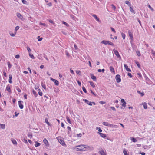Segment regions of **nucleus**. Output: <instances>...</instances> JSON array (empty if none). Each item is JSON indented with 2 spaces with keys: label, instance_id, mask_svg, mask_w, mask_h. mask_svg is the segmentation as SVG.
Segmentation results:
<instances>
[{
  "label": "nucleus",
  "instance_id": "obj_1",
  "mask_svg": "<svg viewBox=\"0 0 155 155\" xmlns=\"http://www.w3.org/2000/svg\"><path fill=\"white\" fill-rule=\"evenodd\" d=\"M84 145H81L75 147H74V149L77 151H84Z\"/></svg>",
  "mask_w": 155,
  "mask_h": 155
},
{
  "label": "nucleus",
  "instance_id": "obj_2",
  "mask_svg": "<svg viewBox=\"0 0 155 155\" xmlns=\"http://www.w3.org/2000/svg\"><path fill=\"white\" fill-rule=\"evenodd\" d=\"M84 151L88 150L92 151L94 149V147L92 146H89L88 145H84Z\"/></svg>",
  "mask_w": 155,
  "mask_h": 155
},
{
  "label": "nucleus",
  "instance_id": "obj_3",
  "mask_svg": "<svg viewBox=\"0 0 155 155\" xmlns=\"http://www.w3.org/2000/svg\"><path fill=\"white\" fill-rule=\"evenodd\" d=\"M102 124L105 126H108L111 127H115V126H117L116 125H113V124H110L106 122H103Z\"/></svg>",
  "mask_w": 155,
  "mask_h": 155
},
{
  "label": "nucleus",
  "instance_id": "obj_4",
  "mask_svg": "<svg viewBox=\"0 0 155 155\" xmlns=\"http://www.w3.org/2000/svg\"><path fill=\"white\" fill-rule=\"evenodd\" d=\"M113 51L114 52L115 55L117 56V57L120 60L121 59V57L120 55H119V52L115 50V49H114L113 50Z\"/></svg>",
  "mask_w": 155,
  "mask_h": 155
},
{
  "label": "nucleus",
  "instance_id": "obj_5",
  "mask_svg": "<svg viewBox=\"0 0 155 155\" xmlns=\"http://www.w3.org/2000/svg\"><path fill=\"white\" fill-rule=\"evenodd\" d=\"M58 141L62 145H65V144L64 142V141L62 140L61 138V137H58Z\"/></svg>",
  "mask_w": 155,
  "mask_h": 155
},
{
  "label": "nucleus",
  "instance_id": "obj_6",
  "mask_svg": "<svg viewBox=\"0 0 155 155\" xmlns=\"http://www.w3.org/2000/svg\"><path fill=\"white\" fill-rule=\"evenodd\" d=\"M120 78V76L119 75L117 74L115 78L116 80V81L117 83H119L121 81V80Z\"/></svg>",
  "mask_w": 155,
  "mask_h": 155
},
{
  "label": "nucleus",
  "instance_id": "obj_7",
  "mask_svg": "<svg viewBox=\"0 0 155 155\" xmlns=\"http://www.w3.org/2000/svg\"><path fill=\"white\" fill-rule=\"evenodd\" d=\"M23 102V101H19L18 102V104L19 106V107L21 109H22L23 108V105L21 104V103Z\"/></svg>",
  "mask_w": 155,
  "mask_h": 155
},
{
  "label": "nucleus",
  "instance_id": "obj_8",
  "mask_svg": "<svg viewBox=\"0 0 155 155\" xmlns=\"http://www.w3.org/2000/svg\"><path fill=\"white\" fill-rule=\"evenodd\" d=\"M16 15L18 18L21 20H22L23 18V16L19 13H17Z\"/></svg>",
  "mask_w": 155,
  "mask_h": 155
},
{
  "label": "nucleus",
  "instance_id": "obj_9",
  "mask_svg": "<svg viewBox=\"0 0 155 155\" xmlns=\"http://www.w3.org/2000/svg\"><path fill=\"white\" fill-rule=\"evenodd\" d=\"M43 142L45 144L46 146H48L49 144L48 142L47 139L45 138L43 140Z\"/></svg>",
  "mask_w": 155,
  "mask_h": 155
},
{
  "label": "nucleus",
  "instance_id": "obj_10",
  "mask_svg": "<svg viewBox=\"0 0 155 155\" xmlns=\"http://www.w3.org/2000/svg\"><path fill=\"white\" fill-rule=\"evenodd\" d=\"M83 100L85 101V102L88 105L91 106L92 105V102H90L89 101H88L87 99H84Z\"/></svg>",
  "mask_w": 155,
  "mask_h": 155
},
{
  "label": "nucleus",
  "instance_id": "obj_11",
  "mask_svg": "<svg viewBox=\"0 0 155 155\" xmlns=\"http://www.w3.org/2000/svg\"><path fill=\"white\" fill-rule=\"evenodd\" d=\"M124 66L125 68V69H126V70L127 71H129V72H130L131 71V70L129 68H128V66L126 65V64H124Z\"/></svg>",
  "mask_w": 155,
  "mask_h": 155
},
{
  "label": "nucleus",
  "instance_id": "obj_12",
  "mask_svg": "<svg viewBox=\"0 0 155 155\" xmlns=\"http://www.w3.org/2000/svg\"><path fill=\"white\" fill-rule=\"evenodd\" d=\"M92 16L96 19V20L98 22H100V21L99 18L97 17L96 15L93 14Z\"/></svg>",
  "mask_w": 155,
  "mask_h": 155
},
{
  "label": "nucleus",
  "instance_id": "obj_13",
  "mask_svg": "<svg viewBox=\"0 0 155 155\" xmlns=\"http://www.w3.org/2000/svg\"><path fill=\"white\" fill-rule=\"evenodd\" d=\"M91 78L94 81H96V78L93 74H92L91 75Z\"/></svg>",
  "mask_w": 155,
  "mask_h": 155
},
{
  "label": "nucleus",
  "instance_id": "obj_14",
  "mask_svg": "<svg viewBox=\"0 0 155 155\" xmlns=\"http://www.w3.org/2000/svg\"><path fill=\"white\" fill-rule=\"evenodd\" d=\"M110 71L112 72H113L114 74H115V71L114 69L113 68V67L112 66H111L110 67Z\"/></svg>",
  "mask_w": 155,
  "mask_h": 155
},
{
  "label": "nucleus",
  "instance_id": "obj_15",
  "mask_svg": "<svg viewBox=\"0 0 155 155\" xmlns=\"http://www.w3.org/2000/svg\"><path fill=\"white\" fill-rule=\"evenodd\" d=\"M101 155H106L105 153L103 150H101L99 151Z\"/></svg>",
  "mask_w": 155,
  "mask_h": 155
},
{
  "label": "nucleus",
  "instance_id": "obj_16",
  "mask_svg": "<svg viewBox=\"0 0 155 155\" xmlns=\"http://www.w3.org/2000/svg\"><path fill=\"white\" fill-rule=\"evenodd\" d=\"M142 105H143L144 109H147V104L146 103L144 102L142 103Z\"/></svg>",
  "mask_w": 155,
  "mask_h": 155
},
{
  "label": "nucleus",
  "instance_id": "obj_17",
  "mask_svg": "<svg viewBox=\"0 0 155 155\" xmlns=\"http://www.w3.org/2000/svg\"><path fill=\"white\" fill-rule=\"evenodd\" d=\"M5 125L4 124H0V128L4 129L5 128Z\"/></svg>",
  "mask_w": 155,
  "mask_h": 155
},
{
  "label": "nucleus",
  "instance_id": "obj_18",
  "mask_svg": "<svg viewBox=\"0 0 155 155\" xmlns=\"http://www.w3.org/2000/svg\"><path fill=\"white\" fill-rule=\"evenodd\" d=\"M9 82L10 83H12V75L11 74L9 75Z\"/></svg>",
  "mask_w": 155,
  "mask_h": 155
},
{
  "label": "nucleus",
  "instance_id": "obj_19",
  "mask_svg": "<svg viewBox=\"0 0 155 155\" xmlns=\"http://www.w3.org/2000/svg\"><path fill=\"white\" fill-rule=\"evenodd\" d=\"M89 82L90 83V85L93 88H94L95 87V86L94 83L92 81H89Z\"/></svg>",
  "mask_w": 155,
  "mask_h": 155
},
{
  "label": "nucleus",
  "instance_id": "obj_20",
  "mask_svg": "<svg viewBox=\"0 0 155 155\" xmlns=\"http://www.w3.org/2000/svg\"><path fill=\"white\" fill-rule=\"evenodd\" d=\"M108 41H105V40H103L101 42V43L104 44L105 45H107L108 44Z\"/></svg>",
  "mask_w": 155,
  "mask_h": 155
},
{
  "label": "nucleus",
  "instance_id": "obj_21",
  "mask_svg": "<svg viewBox=\"0 0 155 155\" xmlns=\"http://www.w3.org/2000/svg\"><path fill=\"white\" fill-rule=\"evenodd\" d=\"M40 143H38L37 141L35 142V146L36 147H37L39 146L40 145Z\"/></svg>",
  "mask_w": 155,
  "mask_h": 155
},
{
  "label": "nucleus",
  "instance_id": "obj_22",
  "mask_svg": "<svg viewBox=\"0 0 155 155\" xmlns=\"http://www.w3.org/2000/svg\"><path fill=\"white\" fill-rule=\"evenodd\" d=\"M19 26H17L15 27V33L16 34L17 32V31L19 29Z\"/></svg>",
  "mask_w": 155,
  "mask_h": 155
},
{
  "label": "nucleus",
  "instance_id": "obj_23",
  "mask_svg": "<svg viewBox=\"0 0 155 155\" xmlns=\"http://www.w3.org/2000/svg\"><path fill=\"white\" fill-rule=\"evenodd\" d=\"M130 11L132 13H133L134 14L135 13L133 9L131 7H130Z\"/></svg>",
  "mask_w": 155,
  "mask_h": 155
},
{
  "label": "nucleus",
  "instance_id": "obj_24",
  "mask_svg": "<svg viewBox=\"0 0 155 155\" xmlns=\"http://www.w3.org/2000/svg\"><path fill=\"white\" fill-rule=\"evenodd\" d=\"M125 3L127 4L128 6H131V4L128 1H125Z\"/></svg>",
  "mask_w": 155,
  "mask_h": 155
},
{
  "label": "nucleus",
  "instance_id": "obj_25",
  "mask_svg": "<svg viewBox=\"0 0 155 155\" xmlns=\"http://www.w3.org/2000/svg\"><path fill=\"white\" fill-rule=\"evenodd\" d=\"M6 90L7 91L10 92L11 91L10 87L9 86H7L6 87Z\"/></svg>",
  "mask_w": 155,
  "mask_h": 155
},
{
  "label": "nucleus",
  "instance_id": "obj_26",
  "mask_svg": "<svg viewBox=\"0 0 155 155\" xmlns=\"http://www.w3.org/2000/svg\"><path fill=\"white\" fill-rule=\"evenodd\" d=\"M131 140L133 141L134 142H137V140L134 137H131L130 138Z\"/></svg>",
  "mask_w": 155,
  "mask_h": 155
},
{
  "label": "nucleus",
  "instance_id": "obj_27",
  "mask_svg": "<svg viewBox=\"0 0 155 155\" xmlns=\"http://www.w3.org/2000/svg\"><path fill=\"white\" fill-rule=\"evenodd\" d=\"M137 92L138 93L140 94L141 96H143L144 95V93L143 92H141L139 91H137Z\"/></svg>",
  "mask_w": 155,
  "mask_h": 155
},
{
  "label": "nucleus",
  "instance_id": "obj_28",
  "mask_svg": "<svg viewBox=\"0 0 155 155\" xmlns=\"http://www.w3.org/2000/svg\"><path fill=\"white\" fill-rule=\"evenodd\" d=\"M100 136L102 137L105 138L106 137V135L105 134H104L101 133H100Z\"/></svg>",
  "mask_w": 155,
  "mask_h": 155
},
{
  "label": "nucleus",
  "instance_id": "obj_29",
  "mask_svg": "<svg viewBox=\"0 0 155 155\" xmlns=\"http://www.w3.org/2000/svg\"><path fill=\"white\" fill-rule=\"evenodd\" d=\"M22 2L25 4L28 5V3L25 0H22Z\"/></svg>",
  "mask_w": 155,
  "mask_h": 155
},
{
  "label": "nucleus",
  "instance_id": "obj_30",
  "mask_svg": "<svg viewBox=\"0 0 155 155\" xmlns=\"http://www.w3.org/2000/svg\"><path fill=\"white\" fill-rule=\"evenodd\" d=\"M55 84L57 85L58 86V85L59 84V82L57 80H55V81H54Z\"/></svg>",
  "mask_w": 155,
  "mask_h": 155
},
{
  "label": "nucleus",
  "instance_id": "obj_31",
  "mask_svg": "<svg viewBox=\"0 0 155 155\" xmlns=\"http://www.w3.org/2000/svg\"><path fill=\"white\" fill-rule=\"evenodd\" d=\"M76 72L77 74H78L79 75H81V72L79 70H76Z\"/></svg>",
  "mask_w": 155,
  "mask_h": 155
},
{
  "label": "nucleus",
  "instance_id": "obj_32",
  "mask_svg": "<svg viewBox=\"0 0 155 155\" xmlns=\"http://www.w3.org/2000/svg\"><path fill=\"white\" fill-rule=\"evenodd\" d=\"M28 136L29 137H30V138H31L32 137V135L31 133H28Z\"/></svg>",
  "mask_w": 155,
  "mask_h": 155
},
{
  "label": "nucleus",
  "instance_id": "obj_33",
  "mask_svg": "<svg viewBox=\"0 0 155 155\" xmlns=\"http://www.w3.org/2000/svg\"><path fill=\"white\" fill-rule=\"evenodd\" d=\"M66 118L67 121L69 123L71 124V121H70V119H69V117L68 116H67Z\"/></svg>",
  "mask_w": 155,
  "mask_h": 155
},
{
  "label": "nucleus",
  "instance_id": "obj_34",
  "mask_svg": "<svg viewBox=\"0 0 155 155\" xmlns=\"http://www.w3.org/2000/svg\"><path fill=\"white\" fill-rule=\"evenodd\" d=\"M122 37L123 39H124L125 38V35L124 33H122L121 34Z\"/></svg>",
  "mask_w": 155,
  "mask_h": 155
},
{
  "label": "nucleus",
  "instance_id": "obj_35",
  "mask_svg": "<svg viewBox=\"0 0 155 155\" xmlns=\"http://www.w3.org/2000/svg\"><path fill=\"white\" fill-rule=\"evenodd\" d=\"M38 91H39L38 92V94L39 95L41 96L42 95V93L41 91H40V89H38Z\"/></svg>",
  "mask_w": 155,
  "mask_h": 155
},
{
  "label": "nucleus",
  "instance_id": "obj_36",
  "mask_svg": "<svg viewBox=\"0 0 155 155\" xmlns=\"http://www.w3.org/2000/svg\"><path fill=\"white\" fill-rule=\"evenodd\" d=\"M136 64L137 65L138 67L140 68V65L139 63L137 61H136Z\"/></svg>",
  "mask_w": 155,
  "mask_h": 155
},
{
  "label": "nucleus",
  "instance_id": "obj_37",
  "mask_svg": "<svg viewBox=\"0 0 155 155\" xmlns=\"http://www.w3.org/2000/svg\"><path fill=\"white\" fill-rule=\"evenodd\" d=\"M151 53L154 56H155V51L153 50H151Z\"/></svg>",
  "mask_w": 155,
  "mask_h": 155
},
{
  "label": "nucleus",
  "instance_id": "obj_38",
  "mask_svg": "<svg viewBox=\"0 0 155 155\" xmlns=\"http://www.w3.org/2000/svg\"><path fill=\"white\" fill-rule=\"evenodd\" d=\"M33 93L36 97L38 95L36 92L34 90L33 91Z\"/></svg>",
  "mask_w": 155,
  "mask_h": 155
},
{
  "label": "nucleus",
  "instance_id": "obj_39",
  "mask_svg": "<svg viewBox=\"0 0 155 155\" xmlns=\"http://www.w3.org/2000/svg\"><path fill=\"white\" fill-rule=\"evenodd\" d=\"M29 55L31 57V58H32L33 59H35V58L33 54H29Z\"/></svg>",
  "mask_w": 155,
  "mask_h": 155
},
{
  "label": "nucleus",
  "instance_id": "obj_40",
  "mask_svg": "<svg viewBox=\"0 0 155 155\" xmlns=\"http://www.w3.org/2000/svg\"><path fill=\"white\" fill-rule=\"evenodd\" d=\"M123 153L124 155H128L127 152L126 150H124L123 151Z\"/></svg>",
  "mask_w": 155,
  "mask_h": 155
},
{
  "label": "nucleus",
  "instance_id": "obj_41",
  "mask_svg": "<svg viewBox=\"0 0 155 155\" xmlns=\"http://www.w3.org/2000/svg\"><path fill=\"white\" fill-rule=\"evenodd\" d=\"M45 122L47 123L48 125L49 126H51L50 124L49 123V122L48 121V120L47 119H46L45 120Z\"/></svg>",
  "mask_w": 155,
  "mask_h": 155
},
{
  "label": "nucleus",
  "instance_id": "obj_42",
  "mask_svg": "<svg viewBox=\"0 0 155 155\" xmlns=\"http://www.w3.org/2000/svg\"><path fill=\"white\" fill-rule=\"evenodd\" d=\"M12 142L14 144H16L17 143L16 140H12Z\"/></svg>",
  "mask_w": 155,
  "mask_h": 155
},
{
  "label": "nucleus",
  "instance_id": "obj_43",
  "mask_svg": "<svg viewBox=\"0 0 155 155\" xmlns=\"http://www.w3.org/2000/svg\"><path fill=\"white\" fill-rule=\"evenodd\" d=\"M41 85H42V87L44 89H46L45 86L44 84H43V82H41Z\"/></svg>",
  "mask_w": 155,
  "mask_h": 155
},
{
  "label": "nucleus",
  "instance_id": "obj_44",
  "mask_svg": "<svg viewBox=\"0 0 155 155\" xmlns=\"http://www.w3.org/2000/svg\"><path fill=\"white\" fill-rule=\"evenodd\" d=\"M136 53L138 56H140V53L139 51H136Z\"/></svg>",
  "mask_w": 155,
  "mask_h": 155
},
{
  "label": "nucleus",
  "instance_id": "obj_45",
  "mask_svg": "<svg viewBox=\"0 0 155 155\" xmlns=\"http://www.w3.org/2000/svg\"><path fill=\"white\" fill-rule=\"evenodd\" d=\"M82 89H83V91H84V92H85V93H87V91L84 87H82Z\"/></svg>",
  "mask_w": 155,
  "mask_h": 155
},
{
  "label": "nucleus",
  "instance_id": "obj_46",
  "mask_svg": "<svg viewBox=\"0 0 155 155\" xmlns=\"http://www.w3.org/2000/svg\"><path fill=\"white\" fill-rule=\"evenodd\" d=\"M129 35L131 39L132 40L133 38L132 34L130 33H129Z\"/></svg>",
  "mask_w": 155,
  "mask_h": 155
},
{
  "label": "nucleus",
  "instance_id": "obj_47",
  "mask_svg": "<svg viewBox=\"0 0 155 155\" xmlns=\"http://www.w3.org/2000/svg\"><path fill=\"white\" fill-rule=\"evenodd\" d=\"M8 67L9 68H10L12 66L11 64H10L9 62H8Z\"/></svg>",
  "mask_w": 155,
  "mask_h": 155
},
{
  "label": "nucleus",
  "instance_id": "obj_48",
  "mask_svg": "<svg viewBox=\"0 0 155 155\" xmlns=\"http://www.w3.org/2000/svg\"><path fill=\"white\" fill-rule=\"evenodd\" d=\"M82 136V134L81 133H79L78 134H77V137H81Z\"/></svg>",
  "mask_w": 155,
  "mask_h": 155
},
{
  "label": "nucleus",
  "instance_id": "obj_49",
  "mask_svg": "<svg viewBox=\"0 0 155 155\" xmlns=\"http://www.w3.org/2000/svg\"><path fill=\"white\" fill-rule=\"evenodd\" d=\"M148 7L149 8L151 9V10L152 11H153L154 10L151 7L150 5H148Z\"/></svg>",
  "mask_w": 155,
  "mask_h": 155
},
{
  "label": "nucleus",
  "instance_id": "obj_50",
  "mask_svg": "<svg viewBox=\"0 0 155 155\" xmlns=\"http://www.w3.org/2000/svg\"><path fill=\"white\" fill-rule=\"evenodd\" d=\"M111 6H112V9H114V10H115L116 9V7H115V6H114V5L113 4H112L111 5Z\"/></svg>",
  "mask_w": 155,
  "mask_h": 155
},
{
  "label": "nucleus",
  "instance_id": "obj_51",
  "mask_svg": "<svg viewBox=\"0 0 155 155\" xmlns=\"http://www.w3.org/2000/svg\"><path fill=\"white\" fill-rule=\"evenodd\" d=\"M108 44L112 46H114V45L113 43L111 42L108 41Z\"/></svg>",
  "mask_w": 155,
  "mask_h": 155
},
{
  "label": "nucleus",
  "instance_id": "obj_52",
  "mask_svg": "<svg viewBox=\"0 0 155 155\" xmlns=\"http://www.w3.org/2000/svg\"><path fill=\"white\" fill-rule=\"evenodd\" d=\"M27 48L28 52H30L31 51V50L28 47H27Z\"/></svg>",
  "mask_w": 155,
  "mask_h": 155
},
{
  "label": "nucleus",
  "instance_id": "obj_53",
  "mask_svg": "<svg viewBox=\"0 0 155 155\" xmlns=\"http://www.w3.org/2000/svg\"><path fill=\"white\" fill-rule=\"evenodd\" d=\"M16 34H15V32H14V33H10V35L12 36V37H14L15 36V35Z\"/></svg>",
  "mask_w": 155,
  "mask_h": 155
},
{
  "label": "nucleus",
  "instance_id": "obj_54",
  "mask_svg": "<svg viewBox=\"0 0 155 155\" xmlns=\"http://www.w3.org/2000/svg\"><path fill=\"white\" fill-rule=\"evenodd\" d=\"M70 72L72 73V74H73L74 75V71L71 69H70Z\"/></svg>",
  "mask_w": 155,
  "mask_h": 155
},
{
  "label": "nucleus",
  "instance_id": "obj_55",
  "mask_svg": "<svg viewBox=\"0 0 155 155\" xmlns=\"http://www.w3.org/2000/svg\"><path fill=\"white\" fill-rule=\"evenodd\" d=\"M62 23H63V24H64L65 25H66V26H69L68 25V24L66 22H65L63 21V22H62Z\"/></svg>",
  "mask_w": 155,
  "mask_h": 155
},
{
  "label": "nucleus",
  "instance_id": "obj_56",
  "mask_svg": "<svg viewBox=\"0 0 155 155\" xmlns=\"http://www.w3.org/2000/svg\"><path fill=\"white\" fill-rule=\"evenodd\" d=\"M40 25H43L44 26H46V25L45 23H43L41 22L40 23Z\"/></svg>",
  "mask_w": 155,
  "mask_h": 155
},
{
  "label": "nucleus",
  "instance_id": "obj_57",
  "mask_svg": "<svg viewBox=\"0 0 155 155\" xmlns=\"http://www.w3.org/2000/svg\"><path fill=\"white\" fill-rule=\"evenodd\" d=\"M19 57H20V56L18 54L16 55L15 56V58H19Z\"/></svg>",
  "mask_w": 155,
  "mask_h": 155
},
{
  "label": "nucleus",
  "instance_id": "obj_58",
  "mask_svg": "<svg viewBox=\"0 0 155 155\" xmlns=\"http://www.w3.org/2000/svg\"><path fill=\"white\" fill-rule=\"evenodd\" d=\"M128 75L130 77V78H132V77L131 74L130 73H128Z\"/></svg>",
  "mask_w": 155,
  "mask_h": 155
},
{
  "label": "nucleus",
  "instance_id": "obj_59",
  "mask_svg": "<svg viewBox=\"0 0 155 155\" xmlns=\"http://www.w3.org/2000/svg\"><path fill=\"white\" fill-rule=\"evenodd\" d=\"M110 108H111V109H112L114 111H116V109H115V108H114V107H110Z\"/></svg>",
  "mask_w": 155,
  "mask_h": 155
},
{
  "label": "nucleus",
  "instance_id": "obj_60",
  "mask_svg": "<svg viewBox=\"0 0 155 155\" xmlns=\"http://www.w3.org/2000/svg\"><path fill=\"white\" fill-rule=\"evenodd\" d=\"M65 52H66V55L68 57H69V53H68V52L67 51H66Z\"/></svg>",
  "mask_w": 155,
  "mask_h": 155
},
{
  "label": "nucleus",
  "instance_id": "obj_61",
  "mask_svg": "<svg viewBox=\"0 0 155 155\" xmlns=\"http://www.w3.org/2000/svg\"><path fill=\"white\" fill-rule=\"evenodd\" d=\"M48 21L50 22V23H53V24L54 23V22H53V21L52 20H51V19H48Z\"/></svg>",
  "mask_w": 155,
  "mask_h": 155
},
{
  "label": "nucleus",
  "instance_id": "obj_62",
  "mask_svg": "<svg viewBox=\"0 0 155 155\" xmlns=\"http://www.w3.org/2000/svg\"><path fill=\"white\" fill-rule=\"evenodd\" d=\"M126 102H124L122 104V107H125L126 106Z\"/></svg>",
  "mask_w": 155,
  "mask_h": 155
},
{
  "label": "nucleus",
  "instance_id": "obj_63",
  "mask_svg": "<svg viewBox=\"0 0 155 155\" xmlns=\"http://www.w3.org/2000/svg\"><path fill=\"white\" fill-rule=\"evenodd\" d=\"M111 29L112 31L113 32H114V33H115L116 32V31H115L114 29V28H113L112 27L111 28Z\"/></svg>",
  "mask_w": 155,
  "mask_h": 155
},
{
  "label": "nucleus",
  "instance_id": "obj_64",
  "mask_svg": "<svg viewBox=\"0 0 155 155\" xmlns=\"http://www.w3.org/2000/svg\"><path fill=\"white\" fill-rule=\"evenodd\" d=\"M99 103L101 104H104L105 103V102L104 101H100Z\"/></svg>",
  "mask_w": 155,
  "mask_h": 155
}]
</instances>
